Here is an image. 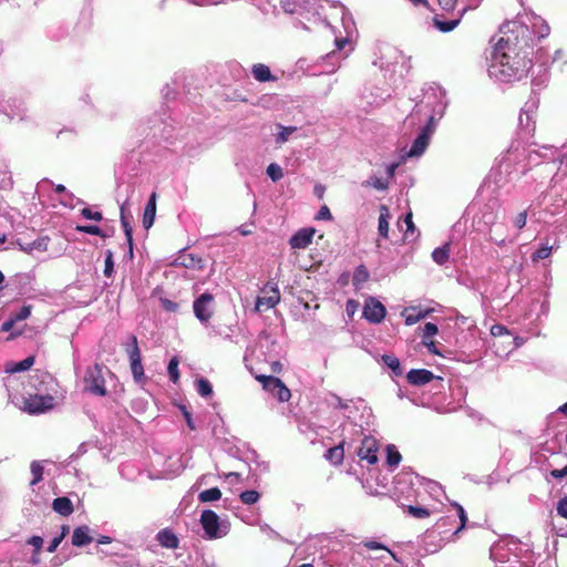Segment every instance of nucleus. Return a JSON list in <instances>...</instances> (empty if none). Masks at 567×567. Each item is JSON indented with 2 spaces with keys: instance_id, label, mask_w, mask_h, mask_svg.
Segmentation results:
<instances>
[{
  "instance_id": "4be33fe9",
  "label": "nucleus",
  "mask_w": 567,
  "mask_h": 567,
  "mask_svg": "<svg viewBox=\"0 0 567 567\" xmlns=\"http://www.w3.org/2000/svg\"><path fill=\"white\" fill-rule=\"evenodd\" d=\"M382 362L392 370L395 377H401L403 374V370L401 368L399 359L393 354H383Z\"/></svg>"
},
{
  "instance_id": "f257e3e1",
  "label": "nucleus",
  "mask_w": 567,
  "mask_h": 567,
  "mask_svg": "<svg viewBox=\"0 0 567 567\" xmlns=\"http://www.w3.org/2000/svg\"><path fill=\"white\" fill-rule=\"evenodd\" d=\"M502 32L504 37L494 47L492 68L503 81L520 80L533 66V33L519 21L507 22Z\"/></svg>"
},
{
  "instance_id": "7c9ffc66",
  "label": "nucleus",
  "mask_w": 567,
  "mask_h": 567,
  "mask_svg": "<svg viewBox=\"0 0 567 567\" xmlns=\"http://www.w3.org/2000/svg\"><path fill=\"white\" fill-rule=\"evenodd\" d=\"M368 279H369L368 269L363 265L357 267V269L353 274V279H352L353 285L359 286V285L365 282Z\"/></svg>"
},
{
  "instance_id": "4d7b16f0",
  "label": "nucleus",
  "mask_w": 567,
  "mask_h": 567,
  "mask_svg": "<svg viewBox=\"0 0 567 567\" xmlns=\"http://www.w3.org/2000/svg\"><path fill=\"white\" fill-rule=\"evenodd\" d=\"M507 328L502 326V324H494L492 328H491V333L493 336H502L504 333H507Z\"/></svg>"
},
{
  "instance_id": "774afa93",
  "label": "nucleus",
  "mask_w": 567,
  "mask_h": 567,
  "mask_svg": "<svg viewBox=\"0 0 567 567\" xmlns=\"http://www.w3.org/2000/svg\"><path fill=\"white\" fill-rule=\"evenodd\" d=\"M557 411L563 413L565 416H567V402L565 404L560 405Z\"/></svg>"
},
{
  "instance_id": "37998d69",
  "label": "nucleus",
  "mask_w": 567,
  "mask_h": 567,
  "mask_svg": "<svg viewBox=\"0 0 567 567\" xmlns=\"http://www.w3.org/2000/svg\"><path fill=\"white\" fill-rule=\"evenodd\" d=\"M114 270V262H113V254L111 250L106 251L105 261H104V275L106 277H111Z\"/></svg>"
},
{
  "instance_id": "c03bdc74",
  "label": "nucleus",
  "mask_w": 567,
  "mask_h": 567,
  "mask_svg": "<svg viewBox=\"0 0 567 567\" xmlns=\"http://www.w3.org/2000/svg\"><path fill=\"white\" fill-rule=\"evenodd\" d=\"M81 214L84 218L86 219H92V220H96V221H100L103 219V215L101 212H93L91 208H83L81 210Z\"/></svg>"
},
{
  "instance_id": "6e6d98bb",
  "label": "nucleus",
  "mask_w": 567,
  "mask_h": 567,
  "mask_svg": "<svg viewBox=\"0 0 567 567\" xmlns=\"http://www.w3.org/2000/svg\"><path fill=\"white\" fill-rule=\"evenodd\" d=\"M457 0H439L440 7L445 11L454 10Z\"/></svg>"
},
{
  "instance_id": "7ed1b4c3",
  "label": "nucleus",
  "mask_w": 567,
  "mask_h": 567,
  "mask_svg": "<svg viewBox=\"0 0 567 567\" xmlns=\"http://www.w3.org/2000/svg\"><path fill=\"white\" fill-rule=\"evenodd\" d=\"M103 368L102 364L95 363L93 367L87 368L84 377L85 390L99 396H105L107 394Z\"/></svg>"
},
{
  "instance_id": "0eeeda50",
  "label": "nucleus",
  "mask_w": 567,
  "mask_h": 567,
  "mask_svg": "<svg viewBox=\"0 0 567 567\" xmlns=\"http://www.w3.org/2000/svg\"><path fill=\"white\" fill-rule=\"evenodd\" d=\"M213 303L214 296L212 293H202L193 303L195 317L202 322H208L214 315Z\"/></svg>"
},
{
  "instance_id": "a19ab883",
  "label": "nucleus",
  "mask_w": 567,
  "mask_h": 567,
  "mask_svg": "<svg viewBox=\"0 0 567 567\" xmlns=\"http://www.w3.org/2000/svg\"><path fill=\"white\" fill-rule=\"evenodd\" d=\"M363 186H372L375 189L384 190L388 188V183L383 178L373 176L370 181L363 183Z\"/></svg>"
},
{
  "instance_id": "9b49d317",
  "label": "nucleus",
  "mask_w": 567,
  "mask_h": 567,
  "mask_svg": "<svg viewBox=\"0 0 567 567\" xmlns=\"http://www.w3.org/2000/svg\"><path fill=\"white\" fill-rule=\"evenodd\" d=\"M435 378L433 372L426 369H412L406 374L408 382L416 386L424 385Z\"/></svg>"
},
{
  "instance_id": "aec40b11",
  "label": "nucleus",
  "mask_w": 567,
  "mask_h": 567,
  "mask_svg": "<svg viewBox=\"0 0 567 567\" xmlns=\"http://www.w3.org/2000/svg\"><path fill=\"white\" fill-rule=\"evenodd\" d=\"M390 217H391V214H390L388 206L381 205L378 231H379V235L383 238H388V236H389V219H390Z\"/></svg>"
},
{
  "instance_id": "a878e982",
  "label": "nucleus",
  "mask_w": 567,
  "mask_h": 567,
  "mask_svg": "<svg viewBox=\"0 0 567 567\" xmlns=\"http://www.w3.org/2000/svg\"><path fill=\"white\" fill-rule=\"evenodd\" d=\"M403 509L410 514L411 516L415 517V518H426L430 516V511L425 507H420V506H413V505H403Z\"/></svg>"
},
{
  "instance_id": "603ef678",
  "label": "nucleus",
  "mask_w": 567,
  "mask_h": 567,
  "mask_svg": "<svg viewBox=\"0 0 567 567\" xmlns=\"http://www.w3.org/2000/svg\"><path fill=\"white\" fill-rule=\"evenodd\" d=\"M556 509L559 516L567 518V496L559 499Z\"/></svg>"
},
{
  "instance_id": "c9c22d12",
  "label": "nucleus",
  "mask_w": 567,
  "mask_h": 567,
  "mask_svg": "<svg viewBox=\"0 0 567 567\" xmlns=\"http://www.w3.org/2000/svg\"><path fill=\"white\" fill-rule=\"evenodd\" d=\"M267 175L271 178L272 182H278L284 177V172L278 164L271 163L267 167Z\"/></svg>"
},
{
  "instance_id": "338daca9",
  "label": "nucleus",
  "mask_w": 567,
  "mask_h": 567,
  "mask_svg": "<svg viewBox=\"0 0 567 567\" xmlns=\"http://www.w3.org/2000/svg\"><path fill=\"white\" fill-rule=\"evenodd\" d=\"M346 43H347L346 39H337L336 40V45H337L338 50H341L344 47Z\"/></svg>"
},
{
  "instance_id": "4468645a",
  "label": "nucleus",
  "mask_w": 567,
  "mask_h": 567,
  "mask_svg": "<svg viewBox=\"0 0 567 567\" xmlns=\"http://www.w3.org/2000/svg\"><path fill=\"white\" fill-rule=\"evenodd\" d=\"M156 199H157V194L155 192H153L148 198V202L145 206L144 214H143L142 223H143V227L145 229H150L154 224L155 215H156Z\"/></svg>"
},
{
  "instance_id": "a211bd4d",
  "label": "nucleus",
  "mask_w": 567,
  "mask_h": 567,
  "mask_svg": "<svg viewBox=\"0 0 567 567\" xmlns=\"http://www.w3.org/2000/svg\"><path fill=\"white\" fill-rule=\"evenodd\" d=\"M52 508L62 516H69L74 511L71 499L65 496L54 498L52 502Z\"/></svg>"
},
{
  "instance_id": "de8ad7c7",
  "label": "nucleus",
  "mask_w": 567,
  "mask_h": 567,
  "mask_svg": "<svg viewBox=\"0 0 567 567\" xmlns=\"http://www.w3.org/2000/svg\"><path fill=\"white\" fill-rule=\"evenodd\" d=\"M435 131V118L434 116H430L427 123L424 125V127L421 130L420 133L425 134L426 136L431 137Z\"/></svg>"
},
{
  "instance_id": "9d476101",
  "label": "nucleus",
  "mask_w": 567,
  "mask_h": 567,
  "mask_svg": "<svg viewBox=\"0 0 567 567\" xmlns=\"http://www.w3.org/2000/svg\"><path fill=\"white\" fill-rule=\"evenodd\" d=\"M200 524L208 536L214 539L220 537L219 535V516L212 509L203 511L200 515Z\"/></svg>"
},
{
  "instance_id": "4c0bfd02",
  "label": "nucleus",
  "mask_w": 567,
  "mask_h": 567,
  "mask_svg": "<svg viewBox=\"0 0 567 567\" xmlns=\"http://www.w3.org/2000/svg\"><path fill=\"white\" fill-rule=\"evenodd\" d=\"M550 254H551L550 246H548V245L542 246L532 255V260L538 261V260L546 259L550 256Z\"/></svg>"
},
{
  "instance_id": "473e14b6",
  "label": "nucleus",
  "mask_w": 567,
  "mask_h": 567,
  "mask_svg": "<svg viewBox=\"0 0 567 567\" xmlns=\"http://www.w3.org/2000/svg\"><path fill=\"white\" fill-rule=\"evenodd\" d=\"M196 386H197V392L204 398L209 396L213 393V388H212L210 382L204 378L197 380Z\"/></svg>"
},
{
  "instance_id": "423d86ee",
  "label": "nucleus",
  "mask_w": 567,
  "mask_h": 567,
  "mask_svg": "<svg viewBox=\"0 0 567 567\" xmlns=\"http://www.w3.org/2000/svg\"><path fill=\"white\" fill-rule=\"evenodd\" d=\"M262 296L256 300V311H265L275 308L280 301V292L275 284H267L261 290Z\"/></svg>"
},
{
  "instance_id": "39448f33",
  "label": "nucleus",
  "mask_w": 567,
  "mask_h": 567,
  "mask_svg": "<svg viewBox=\"0 0 567 567\" xmlns=\"http://www.w3.org/2000/svg\"><path fill=\"white\" fill-rule=\"evenodd\" d=\"M54 405V398L52 395H29L23 400L22 410L29 414H39L47 412Z\"/></svg>"
},
{
  "instance_id": "0e129e2a",
  "label": "nucleus",
  "mask_w": 567,
  "mask_h": 567,
  "mask_svg": "<svg viewBox=\"0 0 567 567\" xmlns=\"http://www.w3.org/2000/svg\"><path fill=\"white\" fill-rule=\"evenodd\" d=\"M315 193L317 194V196H318L319 198H322V196H323V194H324V187H323V186H321V185H317V186L315 187Z\"/></svg>"
},
{
  "instance_id": "79ce46f5",
  "label": "nucleus",
  "mask_w": 567,
  "mask_h": 567,
  "mask_svg": "<svg viewBox=\"0 0 567 567\" xmlns=\"http://www.w3.org/2000/svg\"><path fill=\"white\" fill-rule=\"evenodd\" d=\"M439 332V328L435 323L426 322L423 327L422 340H429Z\"/></svg>"
},
{
  "instance_id": "e2e57ef3",
  "label": "nucleus",
  "mask_w": 567,
  "mask_h": 567,
  "mask_svg": "<svg viewBox=\"0 0 567 567\" xmlns=\"http://www.w3.org/2000/svg\"><path fill=\"white\" fill-rule=\"evenodd\" d=\"M164 306H165V309H167L169 311H175L177 309V305L169 300H165Z\"/></svg>"
},
{
  "instance_id": "f3484780",
  "label": "nucleus",
  "mask_w": 567,
  "mask_h": 567,
  "mask_svg": "<svg viewBox=\"0 0 567 567\" xmlns=\"http://www.w3.org/2000/svg\"><path fill=\"white\" fill-rule=\"evenodd\" d=\"M431 137L425 134L420 133L417 137L413 141L412 146L408 153L410 157L421 156L429 146Z\"/></svg>"
},
{
  "instance_id": "e433bc0d",
  "label": "nucleus",
  "mask_w": 567,
  "mask_h": 567,
  "mask_svg": "<svg viewBox=\"0 0 567 567\" xmlns=\"http://www.w3.org/2000/svg\"><path fill=\"white\" fill-rule=\"evenodd\" d=\"M34 363V357L29 355L22 361L14 364V367L10 370L11 372H21L29 370Z\"/></svg>"
},
{
  "instance_id": "1a4fd4ad",
  "label": "nucleus",
  "mask_w": 567,
  "mask_h": 567,
  "mask_svg": "<svg viewBox=\"0 0 567 567\" xmlns=\"http://www.w3.org/2000/svg\"><path fill=\"white\" fill-rule=\"evenodd\" d=\"M385 307L375 298H369L363 307V317L372 323H380L385 317Z\"/></svg>"
},
{
  "instance_id": "6e6552de",
  "label": "nucleus",
  "mask_w": 567,
  "mask_h": 567,
  "mask_svg": "<svg viewBox=\"0 0 567 567\" xmlns=\"http://www.w3.org/2000/svg\"><path fill=\"white\" fill-rule=\"evenodd\" d=\"M379 442L373 436H364L358 450L360 460H365L370 465L378 462Z\"/></svg>"
},
{
  "instance_id": "2f4dec72",
  "label": "nucleus",
  "mask_w": 567,
  "mask_h": 567,
  "mask_svg": "<svg viewBox=\"0 0 567 567\" xmlns=\"http://www.w3.org/2000/svg\"><path fill=\"white\" fill-rule=\"evenodd\" d=\"M167 372L169 375V379L172 382L177 383L179 380V372H178V359L176 357H173L168 363Z\"/></svg>"
},
{
  "instance_id": "2eb2a0df",
  "label": "nucleus",
  "mask_w": 567,
  "mask_h": 567,
  "mask_svg": "<svg viewBox=\"0 0 567 567\" xmlns=\"http://www.w3.org/2000/svg\"><path fill=\"white\" fill-rule=\"evenodd\" d=\"M93 538L90 536V528L86 525L74 528L71 543L75 547H82L91 544Z\"/></svg>"
},
{
  "instance_id": "ea45409f",
  "label": "nucleus",
  "mask_w": 567,
  "mask_h": 567,
  "mask_svg": "<svg viewBox=\"0 0 567 567\" xmlns=\"http://www.w3.org/2000/svg\"><path fill=\"white\" fill-rule=\"evenodd\" d=\"M454 506H455V508L457 511L458 518H460V522H461L458 528L454 532V535L456 536V535H458V533L461 530H463L465 528L466 522H467V516H466V513H465V511H464L462 505L455 503Z\"/></svg>"
},
{
  "instance_id": "b1692460",
  "label": "nucleus",
  "mask_w": 567,
  "mask_h": 567,
  "mask_svg": "<svg viewBox=\"0 0 567 567\" xmlns=\"http://www.w3.org/2000/svg\"><path fill=\"white\" fill-rule=\"evenodd\" d=\"M402 460L400 452L392 444L386 446V464L390 467H396Z\"/></svg>"
},
{
  "instance_id": "864d4df0",
  "label": "nucleus",
  "mask_w": 567,
  "mask_h": 567,
  "mask_svg": "<svg viewBox=\"0 0 567 567\" xmlns=\"http://www.w3.org/2000/svg\"><path fill=\"white\" fill-rule=\"evenodd\" d=\"M422 344L425 346L430 353L435 355H442V353L436 348L435 341L429 339V340H422Z\"/></svg>"
},
{
  "instance_id": "dca6fc26",
  "label": "nucleus",
  "mask_w": 567,
  "mask_h": 567,
  "mask_svg": "<svg viewBox=\"0 0 567 567\" xmlns=\"http://www.w3.org/2000/svg\"><path fill=\"white\" fill-rule=\"evenodd\" d=\"M49 237H41L32 243L22 244L19 239L17 240V245L19 246V249L23 252L31 254L32 251H47L49 247Z\"/></svg>"
},
{
  "instance_id": "ddd939ff",
  "label": "nucleus",
  "mask_w": 567,
  "mask_h": 567,
  "mask_svg": "<svg viewBox=\"0 0 567 567\" xmlns=\"http://www.w3.org/2000/svg\"><path fill=\"white\" fill-rule=\"evenodd\" d=\"M156 540L162 547L167 549H176L179 546L178 537L169 528H164L159 530L156 535Z\"/></svg>"
},
{
  "instance_id": "5fc2aeb1",
  "label": "nucleus",
  "mask_w": 567,
  "mask_h": 567,
  "mask_svg": "<svg viewBox=\"0 0 567 567\" xmlns=\"http://www.w3.org/2000/svg\"><path fill=\"white\" fill-rule=\"evenodd\" d=\"M364 546L369 549H382V550H385L389 555H391L393 558H395L394 554L388 549L385 546H383L382 544L378 543V542H368L364 544Z\"/></svg>"
},
{
  "instance_id": "c756f323",
  "label": "nucleus",
  "mask_w": 567,
  "mask_h": 567,
  "mask_svg": "<svg viewBox=\"0 0 567 567\" xmlns=\"http://www.w3.org/2000/svg\"><path fill=\"white\" fill-rule=\"evenodd\" d=\"M121 224L124 229L125 237H126V240L128 244L130 254L132 255L133 254V235H132L133 230L130 225V221L123 214L121 215Z\"/></svg>"
},
{
  "instance_id": "3c124183",
  "label": "nucleus",
  "mask_w": 567,
  "mask_h": 567,
  "mask_svg": "<svg viewBox=\"0 0 567 567\" xmlns=\"http://www.w3.org/2000/svg\"><path fill=\"white\" fill-rule=\"evenodd\" d=\"M316 218L318 220H322V219L331 220L332 219V215H331V212H330L329 207L327 205L321 206L319 212H318V214H317V216H316Z\"/></svg>"
},
{
  "instance_id": "680f3d73",
  "label": "nucleus",
  "mask_w": 567,
  "mask_h": 567,
  "mask_svg": "<svg viewBox=\"0 0 567 567\" xmlns=\"http://www.w3.org/2000/svg\"><path fill=\"white\" fill-rule=\"evenodd\" d=\"M270 368H271L272 373H276V374L281 373L282 369H284L282 363L280 361L271 362Z\"/></svg>"
},
{
  "instance_id": "393cba45",
  "label": "nucleus",
  "mask_w": 567,
  "mask_h": 567,
  "mask_svg": "<svg viewBox=\"0 0 567 567\" xmlns=\"http://www.w3.org/2000/svg\"><path fill=\"white\" fill-rule=\"evenodd\" d=\"M221 497V492L218 487H212L199 493L198 499L202 503L218 501Z\"/></svg>"
},
{
  "instance_id": "f8f14e48",
  "label": "nucleus",
  "mask_w": 567,
  "mask_h": 567,
  "mask_svg": "<svg viewBox=\"0 0 567 567\" xmlns=\"http://www.w3.org/2000/svg\"><path fill=\"white\" fill-rule=\"evenodd\" d=\"M315 233V228H302L290 238L289 244L292 248H306L311 244Z\"/></svg>"
},
{
  "instance_id": "a18cd8bd",
  "label": "nucleus",
  "mask_w": 567,
  "mask_h": 567,
  "mask_svg": "<svg viewBox=\"0 0 567 567\" xmlns=\"http://www.w3.org/2000/svg\"><path fill=\"white\" fill-rule=\"evenodd\" d=\"M28 544L33 546L34 555H39L43 546V538L41 536H32L29 538Z\"/></svg>"
},
{
  "instance_id": "bf43d9fd",
  "label": "nucleus",
  "mask_w": 567,
  "mask_h": 567,
  "mask_svg": "<svg viewBox=\"0 0 567 567\" xmlns=\"http://www.w3.org/2000/svg\"><path fill=\"white\" fill-rule=\"evenodd\" d=\"M404 223L406 225V230L413 233L415 229L414 223L412 220V213H408L404 217Z\"/></svg>"
},
{
  "instance_id": "13d9d810",
  "label": "nucleus",
  "mask_w": 567,
  "mask_h": 567,
  "mask_svg": "<svg viewBox=\"0 0 567 567\" xmlns=\"http://www.w3.org/2000/svg\"><path fill=\"white\" fill-rule=\"evenodd\" d=\"M61 542H62V537H59V536L54 537L51 540L50 545L48 546L47 550L49 553H54L56 550V548L59 547V545L61 544Z\"/></svg>"
},
{
  "instance_id": "cd10ccee",
  "label": "nucleus",
  "mask_w": 567,
  "mask_h": 567,
  "mask_svg": "<svg viewBox=\"0 0 567 567\" xmlns=\"http://www.w3.org/2000/svg\"><path fill=\"white\" fill-rule=\"evenodd\" d=\"M30 470L33 476L30 484L33 486L43 480V466L39 461H33L30 465Z\"/></svg>"
},
{
  "instance_id": "052dcab7",
  "label": "nucleus",
  "mask_w": 567,
  "mask_h": 567,
  "mask_svg": "<svg viewBox=\"0 0 567 567\" xmlns=\"http://www.w3.org/2000/svg\"><path fill=\"white\" fill-rule=\"evenodd\" d=\"M16 322H17V321L13 319V317H10V319H8L7 321H4V322L2 323V326H1V330H2V331H4V332L10 331V330L13 328V326H14V323H16Z\"/></svg>"
},
{
  "instance_id": "49530a36",
  "label": "nucleus",
  "mask_w": 567,
  "mask_h": 567,
  "mask_svg": "<svg viewBox=\"0 0 567 567\" xmlns=\"http://www.w3.org/2000/svg\"><path fill=\"white\" fill-rule=\"evenodd\" d=\"M31 306H23L17 313H14L12 317L16 321H21L31 315Z\"/></svg>"
},
{
  "instance_id": "09e8293b",
  "label": "nucleus",
  "mask_w": 567,
  "mask_h": 567,
  "mask_svg": "<svg viewBox=\"0 0 567 567\" xmlns=\"http://www.w3.org/2000/svg\"><path fill=\"white\" fill-rule=\"evenodd\" d=\"M179 410L182 411L184 417H185V421L187 423V426L189 427L190 431H194L196 429L195 424H194V421H193V417H192V413L188 411V409L186 408V405H179Z\"/></svg>"
},
{
  "instance_id": "72a5a7b5",
  "label": "nucleus",
  "mask_w": 567,
  "mask_h": 567,
  "mask_svg": "<svg viewBox=\"0 0 567 567\" xmlns=\"http://www.w3.org/2000/svg\"><path fill=\"white\" fill-rule=\"evenodd\" d=\"M278 127L280 128V132L278 133L276 141L279 144L287 142L289 136L297 131L296 126L278 125Z\"/></svg>"
},
{
  "instance_id": "20e7f679",
  "label": "nucleus",
  "mask_w": 567,
  "mask_h": 567,
  "mask_svg": "<svg viewBox=\"0 0 567 567\" xmlns=\"http://www.w3.org/2000/svg\"><path fill=\"white\" fill-rule=\"evenodd\" d=\"M126 352L130 359L131 371L135 382L142 383L145 381L144 368L142 364L141 350L138 348L136 336H130V343L127 344Z\"/></svg>"
},
{
  "instance_id": "5701e85b",
  "label": "nucleus",
  "mask_w": 567,
  "mask_h": 567,
  "mask_svg": "<svg viewBox=\"0 0 567 567\" xmlns=\"http://www.w3.org/2000/svg\"><path fill=\"white\" fill-rule=\"evenodd\" d=\"M450 245L445 244L442 247L435 248L432 252V258L439 265H443L449 260Z\"/></svg>"
},
{
  "instance_id": "6ab92c4d",
  "label": "nucleus",
  "mask_w": 567,
  "mask_h": 567,
  "mask_svg": "<svg viewBox=\"0 0 567 567\" xmlns=\"http://www.w3.org/2000/svg\"><path fill=\"white\" fill-rule=\"evenodd\" d=\"M324 457L327 461H329L332 465H340L342 464L344 460V441H342L340 444L330 447L326 454Z\"/></svg>"
},
{
  "instance_id": "bb28decb",
  "label": "nucleus",
  "mask_w": 567,
  "mask_h": 567,
  "mask_svg": "<svg viewBox=\"0 0 567 567\" xmlns=\"http://www.w3.org/2000/svg\"><path fill=\"white\" fill-rule=\"evenodd\" d=\"M460 21H461V19H455V20H450V21H442L437 18L433 19L434 25L441 32H450V31L454 30L458 25Z\"/></svg>"
},
{
  "instance_id": "c85d7f7f",
  "label": "nucleus",
  "mask_w": 567,
  "mask_h": 567,
  "mask_svg": "<svg viewBox=\"0 0 567 567\" xmlns=\"http://www.w3.org/2000/svg\"><path fill=\"white\" fill-rule=\"evenodd\" d=\"M76 131L72 127H64L56 134V138L63 143H71L76 138Z\"/></svg>"
},
{
  "instance_id": "f704fd0d",
  "label": "nucleus",
  "mask_w": 567,
  "mask_h": 567,
  "mask_svg": "<svg viewBox=\"0 0 567 567\" xmlns=\"http://www.w3.org/2000/svg\"><path fill=\"white\" fill-rule=\"evenodd\" d=\"M240 501L246 505H252L258 502L260 495L257 491H245L239 495Z\"/></svg>"
},
{
  "instance_id": "412c9836",
  "label": "nucleus",
  "mask_w": 567,
  "mask_h": 567,
  "mask_svg": "<svg viewBox=\"0 0 567 567\" xmlns=\"http://www.w3.org/2000/svg\"><path fill=\"white\" fill-rule=\"evenodd\" d=\"M252 75L258 82L275 81L276 76L271 74L269 66L262 63L252 65Z\"/></svg>"
},
{
  "instance_id": "f03ea898",
  "label": "nucleus",
  "mask_w": 567,
  "mask_h": 567,
  "mask_svg": "<svg viewBox=\"0 0 567 567\" xmlns=\"http://www.w3.org/2000/svg\"><path fill=\"white\" fill-rule=\"evenodd\" d=\"M255 379L261 383L262 389L271 393L279 402H288L291 398V392L287 385L274 375L256 374Z\"/></svg>"
},
{
  "instance_id": "69168bd1",
  "label": "nucleus",
  "mask_w": 567,
  "mask_h": 567,
  "mask_svg": "<svg viewBox=\"0 0 567 567\" xmlns=\"http://www.w3.org/2000/svg\"><path fill=\"white\" fill-rule=\"evenodd\" d=\"M70 527L68 525H63L61 527V534L59 537H62V540L65 538V536L69 534Z\"/></svg>"
},
{
  "instance_id": "8fccbe9b",
  "label": "nucleus",
  "mask_w": 567,
  "mask_h": 567,
  "mask_svg": "<svg viewBox=\"0 0 567 567\" xmlns=\"http://www.w3.org/2000/svg\"><path fill=\"white\" fill-rule=\"evenodd\" d=\"M526 221H527V212L524 210V212H520L516 215V217L514 218V225L518 228V229H522L525 227L526 225Z\"/></svg>"
},
{
  "instance_id": "58836bf2",
  "label": "nucleus",
  "mask_w": 567,
  "mask_h": 567,
  "mask_svg": "<svg viewBox=\"0 0 567 567\" xmlns=\"http://www.w3.org/2000/svg\"><path fill=\"white\" fill-rule=\"evenodd\" d=\"M75 230L79 233L90 234V235H96L104 237L102 229L99 226L94 225H87V226H76Z\"/></svg>"
}]
</instances>
